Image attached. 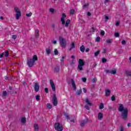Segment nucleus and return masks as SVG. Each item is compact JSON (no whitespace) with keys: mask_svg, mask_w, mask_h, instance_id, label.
Masks as SVG:
<instances>
[{"mask_svg":"<svg viewBox=\"0 0 131 131\" xmlns=\"http://www.w3.org/2000/svg\"><path fill=\"white\" fill-rule=\"evenodd\" d=\"M47 105V107L48 109H52V107H53V105L50 103H47L46 104Z\"/></svg>","mask_w":131,"mask_h":131,"instance_id":"28","label":"nucleus"},{"mask_svg":"<svg viewBox=\"0 0 131 131\" xmlns=\"http://www.w3.org/2000/svg\"><path fill=\"white\" fill-rule=\"evenodd\" d=\"M83 82H86V78H82Z\"/></svg>","mask_w":131,"mask_h":131,"instance_id":"50","label":"nucleus"},{"mask_svg":"<svg viewBox=\"0 0 131 131\" xmlns=\"http://www.w3.org/2000/svg\"><path fill=\"white\" fill-rule=\"evenodd\" d=\"M83 93H85L87 92V90L85 88H83Z\"/></svg>","mask_w":131,"mask_h":131,"instance_id":"58","label":"nucleus"},{"mask_svg":"<svg viewBox=\"0 0 131 131\" xmlns=\"http://www.w3.org/2000/svg\"><path fill=\"white\" fill-rule=\"evenodd\" d=\"M32 60H33V61L34 62H35V61H37V60H38L37 56L36 55H34L33 56Z\"/></svg>","mask_w":131,"mask_h":131,"instance_id":"22","label":"nucleus"},{"mask_svg":"<svg viewBox=\"0 0 131 131\" xmlns=\"http://www.w3.org/2000/svg\"><path fill=\"white\" fill-rule=\"evenodd\" d=\"M82 92V91L81 89H80L77 91L76 95H77V96H80V94H81Z\"/></svg>","mask_w":131,"mask_h":131,"instance_id":"29","label":"nucleus"},{"mask_svg":"<svg viewBox=\"0 0 131 131\" xmlns=\"http://www.w3.org/2000/svg\"><path fill=\"white\" fill-rule=\"evenodd\" d=\"M70 22H71V20L70 19L67 20V21H66V24H64L65 26L66 27H69V24H70Z\"/></svg>","mask_w":131,"mask_h":131,"instance_id":"20","label":"nucleus"},{"mask_svg":"<svg viewBox=\"0 0 131 131\" xmlns=\"http://www.w3.org/2000/svg\"><path fill=\"white\" fill-rule=\"evenodd\" d=\"M122 45H126V42L125 41V40H123L122 41Z\"/></svg>","mask_w":131,"mask_h":131,"instance_id":"55","label":"nucleus"},{"mask_svg":"<svg viewBox=\"0 0 131 131\" xmlns=\"http://www.w3.org/2000/svg\"><path fill=\"white\" fill-rule=\"evenodd\" d=\"M32 15V13L30 12V13H27L26 14V16H27V17H31V16Z\"/></svg>","mask_w":131,"mask_h":131,"instance_id":"40","label":"nucleus"},{"mask_svg":"<svg viewBox=\"0 0 131 131\" xmlns=\"http://www.w3.org/2000/svg\"><path fill=\"white\" fill-rule=\"evenodd\" d=\"M54 55H55V56L59 55V52L57 49L54 50Z\"/></svg>","mask_w":131,"mask_h":131,"instance_id":"31","label":"nucleus"},{"mask_svg":"<svg viewBox=\"0 0 131 131\" xmlns=\"http://www.w3.org/2000/svg\"><path fill=\"white\" fill-rule=\"evenodd\" d=\"M35 36L36 38H38L39 36V31L38 30L35 31Z\"/></svg>","mask_w":131,"mask_h":131,"instance_id":"18","label":"nucleus"},{"mask_svg":"<svg viewBox=\"0 0 131 131\" xmlns=\"http://www.w3.org/2000/svg\"><path fill=\"white\" fill-rule=\"evenodd\" d=\"M34 90L36 93L39 91V84L38 83H34Z\"/></svg>","mask_w":131,"mask_h":131,"instance_id":"8","label":"nucleus"},{"mask_svg":"<svg viewBox=\"0 0 131 131\" xmlns=\"http://www.w3.org/2000/svg\"><path fill=\"white\" fill-rule=\"evenodd\" d=\"M102 63H106V62H107V59L105 58H103L102 59Z\"/></svg>","mask_w":131,"mask_h":131,"instance_id":"41","label":"nucleus"},{"mask_svg":"<svg viewBox=\"0 0 131 131\" xmlns=\"http://www.w3.org/2000/svg\"><path fill=\"white\" fill-rule=\"evenodd\" d=\"M23 85L24 86H26V85H27V83H26V82H24L23 83Z\"/></svg>","mask_w":131,"mask_h":131,"instance_id":"59","label":"nucleus"},{"mask_svg":"<svg viewBox=\"0 0 131 131\" xmlns=\"http://www.w3.org/2000/svg\"><path fill=\"white\" fill-rule=\"evenodd\" d=\"M46 52L48 55H50V54H51V48L49 47L48 48H46Z\"/></svg>","mask_w":131,"mask_h":131,"instance_id":"23","label":"nucleus"},{"mask_svg":"<svg viewBox=\"0 0 131 131\" xmlns=\"http://www.w3.org/2000/svg\"><path fill=\"white\" fill-rule=\"evenodd\" d=\"M78 63V71H82V70H83L82 66L85 65V62H84V61L83 59H79Z\"/></svg>","mask_w":131,"mask_h":131,"instance_id":"3","label":"nucleus"},{"mask_svg":"<svg viewBox=\"0 0 131 131\" xmlns=\"http://www.w3.org/2000/svg\"><path fill=\"white\" fill-rule=\"evenodd\" d=\"M89 6V4H85L83 6V8H86Z\"/></svg>","mask_w":131,"mask_h":131,"instance_id":"60","label":"nucleus"},{"mask_svg":"<svg viewBox=\"0 0 131 131\" xmlns=\"http://www.w3.org/2000/svg\"><path fill=\"white\" fill-rule=\"evenodd\" d=\"M111 94V91L109 89L105 90V97H109Z\"/></svg>","mask_w":131,"mask_h":131,"instance_id":"14","label":"nucleus"},{"mask_svg":"<svg viewBox=\"0 0 131 131\" xmlns=\"http://www.w3.org/2000/svg\"><path fill=\"white\" fill-rule=\"evenodd\" d=\"M127 126H128V127H130V126H131V124H130V123H128V124H127Z\"/></svg>","mask_w":131,"mask_h":131,"instance_id":"64","label":"nucleus"},{"mask_svg":"<svg viewBox=\"0 0 131 131\" xmlns=\"http://www.w3.org/2000/svg\"><path fill=\"white\" fill-rule=\"evenodd\" d=\"M100 34L101 35H102V36L105 35V32L104 31H101V32H100Z\"/></svg>","mask_w":131,"mask_h":131,"instance_id":"51","label":"nucleus"},{"mask_svg":"<svg viewBox=\"0 0 131 131\" xmlns=\"http://www.w3.org/2000/svg\"><path fill=\"white\" fill-rule=\"evenodd\" d=\"M62 15V17L61 18L60 21H61V24H62V25H65V18H66V14L63 13Z\"/></svg>","mask_w":131,"mask_h":131,"instance_id":"12","label":"nucleus"},{"mask_svg":"<svg viewBox=\"0 0 131 131\" xmlns=\"http://www.w3.org/2000/svg\"><path fill=\"white\" fill-rule=\"evenodd\" d=\"M92 82H93V83H95L96 82H97V78H94L92 79Z\"/></svg>","mask_w":131,"mask_h":131,"instance_id":"43","label":"nucleus"},{"mask_svg":"<svg viewBox=\"0 0 131 131\" xmlns=\"http://www.w3.org/2000/svg\"><path fill=\"white\" fill-rule=\"evenodd\" d=\"M80 50L81 52H82V53H84V50H85V48L84 47V46L82 45L80 48Z\"/></svg>","mask_w":131,"mask_h":131,"instance_id":"24","label":"nucleus"},{"mask_svg":"<svg viewBox=\"0 0 131 131\" xmlns=\"http://www.w3.org/2000/svg\"><path fill=\"white\" fill-rule=\"evenodd\" d=\"M12 38L13 39H16L17 38V35H12Z\"/></svg>","mask_w":131,"mask_h":131,"instance_id":"48","label":"nucleus"},{"mask_svg":"<svg viewBox=\"0 0 131 131\" xmlns=\"http://www.w3.org/2000/svg\"><path fill=\"white\" fill-rule=\"evenodd\" d=\"M74 48H75V44L74 42H72L71 44V48L69 49V51H72V49H74Z\"/></svg>","mask_w":131,"mask_h":131,"instance_id":"27","label":"nucleus"},{"mask_svg":"<svg viewBox=\"0 0 131 131\" xmlns=\"http://www.w3.org/2000/svg\"><path fill=\"white\" fill-rule=\"evenodd\" d=\"M51 27L53 30V31H57V26H56V24H52L51 25Z\"/></svg>","mask_w":131,"mask_h":131,"instance_id":"17","label":"nucleus"},{"mask_svg":"<svg viewBox=\"0 0 131 131\" xmlns=\"http://www.w3.org/2000/svg\"><path fill=\"white\" fill-rule=\"evenodd\" d=\"M90 32H93V33L95 32V28L92 27L91 28V31H90Z\"/></svg>","mask_w":131,"mask_h":131,"instance_id":"53","label":"nucleus"},{"mask_svg":"<svg viewBox=\"0 0 131 131\" xmlns=\"http://www.w3.org/2000/svg\"><path fill=\"white\" fill-rule=\"evenodd\" d=\"M106 49H103V52H102V53L103 54H106Z\"/></svg>","mask_w":131,"mask_h":131,"instance_id":"61","label":"nucleus"},{"mask_svg":"<svg viewBox=\"0 0 131 131\" xmlns=\"http://www.w3.org/2000/svg\"><path fill=\"white\" fill-rule=\"evenodd\" d=\"M71 65H74V61L72 60L71 62Z\"/></svg>","mask_w":131,"mask_h":131,"instance_id":"63","label":"nucleus"},{"mask_svg":"<svg viewBox=\"0 0 131 131\" xmlns=\"http://www.w3.org/2000/svg\"><path fill=\"white\" fill-rule=\"evenodd\" d=\"M114 35L115 37H119L120 36L119 33L118 32H115Z\"/></svg>","mask_w":131,"mask_h":131,"instance_id":"33","label":"nucleus"},{"mask_svg":"<svg viewBox=\"0 0 131 131\" xmlns=\"http://www.w3.org/2000/svg\"><path fill=\"white\" fill-rule=\"evenodd\" d=\"M45 92L46 94H48L49 93V89L48 88H45Z\"/></svg>","mask_w":131,"mask_h":131,"instance_id":"52","label":"nucleus"},{"mask_svg":"<svg viewBox=\"0 0 131 131\" xmlns=\"http://www.w3.org/2000/svg\"><path fill=\"white\" fill-rule=\"evenodd\" d=\"M71 80L72 86H73L74 91H76V85L75 84V82L74 81V80L73 79H71Z\"/></svg>","mask_w":131,"mask_h":131,"instance_id":"13","label":"nucleus"},{"mask_svg":"<svg viewBox=\"0 0 131 131\" xmlns=\"http://www.w3.org/2000/svg\"><path fill=\"white\" fill-rule=\"evenodd\" d=\"M7 91H4L3 96H4V97H6L7 96Z\"/></svg>","mask_w":131,"mask_h":131,"instance_id":"46","label":"nucleus"},{"mask_svg":"<svg viewBox=\"0 0 131 131\" xmlns=\"http://www.w3.org/2000/svg\"><path fill=\"white\" fill-rule=\"evenodd\" d=\"M74 12H75V10L74 9H71L70 10L71 15H74Z\"/></svg>","mask_w":131,"mask_h":131,"instance_id":"34","label":"nucleus"},{"mask_svg":"<svg viewBox=\"0 0 131 131\" xmlns=\"http://www.w3.org/2000/svg\"><path fill=\"white\" fill-rule=\"evenodd\" d=\"M85 103H87V105H89V106H92L93 105L92 103H91V101H90V99L88 98L85 99Z\"/></svg>","mask_w":131,"mask_h":131,"instance_id":"21","label":"nucleus"},{"mask_svg":"<svg viewBox=\"0 0 131 131\" xmlns=\"http://www.w3.org/2000/svg\"><path fill=\"white\" fill-rule=\"evenodd\" d=\"M36 100L37 101H39V100H40V96H39V95H36Z\"/></svg>","mask_w":131,"mask_h":131,"instance_id":"35","label":"nucleus"},{"mask_svg":"<svg viewBox=\"0 0 131 131\" xmlns=\"http://www.w3.org/2000/svg\"><path fill=\"white\" fill-rule=\"evenodd\" d=\"M100 50H98L97 52L94 53V56L95 57H98V55H99V54H100Z\"/></svg>","mask_w":131,"mask_h":131,"instance_id":"30","label":"nucleus"},{"mask_svg":"<svg viewBox=\"0 0 131 131\" xmlns=\"http://www.w3.org/2000/svg\"><path fill=\"white\" fill-rule=\"evenodd\" d=\"M98 119L99 120H102L103 119V114L102 113H98Z\"/></svg>","mask_w":131,"mask_h":131,"instance_id":"16","label":"nucleus"},{"mask_svg":"<svg viewBox=\"0 0 131 131\" xmlns=\"http://www.w3.org/2000/svg\"><path fill=\"white\" fill-rule=\"evenodd\" d=\"M100 39H101V38L98 36L96 38V41H97V42H99L100 41Z\"/></svg>","mask_w":131,"mask_h":131,"instance_id":"42","label":"nucleus"},{"mask_svg":"<svg viewBox=\"0 0 131 131\" xmlns=\"http://www.w3.org/2000/svg\"><path fill=\"white\" fill-rule=\"evenodd\" d=\"M27 65L30 68L33 67V66H34V62L33 61L32 59L29 57L27 58Z\"/></svg>","mask_w":131,"mask_h":131,"instance_id":"7","label":"nucleus"},{"mask_svg":"<svg viewBox=\"0 0 131 131\" xmlns=\"http://www.w3.org/2000/svg\"><path fill=\"white\" fill-rule=\"evenodd\" d=\"M34 130L35 131H38L39 129V127H38V125L36 123L34 124Z\"/></svg>","mask_w":131,"mask_h":131,"instance_id":"19","label":"nucleus"},{"mask_svg":"<svg viewBox=\"0 0 131 131\" xmlns=\"http://www.w3.org/2000/svg\"><path fill=\"white\" fill-rule=\"evenodd\" d=\"M52 103L53 106H57L58 105V99L56 94H54L52 97Z\"/></svg>","mask_w":131,"mask_h":131,"instance_id":"6","label":"nucleus"},{"mask_svg":"<svg viewBox=\"0 0 131 131\" xmlns=\"http://www.w3.org/2000/svg\"><path fill=\"white\" fill-rule=\"evenodd\" d=\"M49 11L51 13H54L55 12V10L53 8H50Z\"/></svg>","mask_w":131,"mask_h":131,"instance_id":"44","label":"nucleus"},{"mask_svg":"<svg viewBox=\"0 0 131 131\" xmlns=\"http://www.w3.org/2000/svg\"><path fill=\"white\" fill-rule=\"evenodd\" d=\"M105 72H106V73H111V74L115 75L117 72V70H116V69H115L114 70L111 71L109 70H106L105 71Z\"/></svg>","mask_w":131,"mask_h":131,"instance_id":"9","label":"nucleus"},{"mask_svg":"<svg viewBox=\"0 0 131 131\" xmlns=\"http://www.w3.org/2000/svg\"><path fill=\"white\" fill-rule=\"evenodd\" d=\"M5 55V53L4 52H3L2 53H1L0 54V58H3V57H4V55Z\"/></svg>","mask_w":131,"mask_h":131,"instance_id":"54","label":"nucleus"},{"mask_svg":"<svg viewBox=\"0 0 131 131\" xmlns=\"http://www.w3.org/2000/svg\"><path fill=\"white\" fill-rule=\"evenodd\" d=\"M106 42L107 43H112V39H107L106 40Z\"/></svg>","mask_w":131,"mask_h":131,"instance_id":"38","label":"nucleus"},{"mask_svg":"<svg viewBox=\"0 0 131 131\" xmlns=\"http://www.w3.org/2000/svg\"><path fill=\"white\" fill-rule=\"evenodd\" d=\"M21 123H24V124L26 123V118L25 117L21 118Z\"/></svg>","mask_w":131,"mask_h":131,"instance_id":"26","label":"nucleus"},{"mask_svg":"<svg viewBox=\"0 0 131 131\" xmlns=\"http://www.w3.org/2000/svg\"><path fill=\"white\" fill-rule=\"evenodd\" d=\"M111 100L112 101H113V102H114V101L116 100V99L115 98V96L113 95L111 97Z\"/></svg>","mask_w":131,"mask_h":131,"instance_id":"37","label":"nucleus"},{"mask_svg":"<svg viewBox=\"0 0 131 131\" xmlns=\"http://www.w3.org/2000/svg\"><path fill=\"white\" fill-rule=\"evenodd\" d=\"M125 73H126L127 76H131V71H130L126 70V71H125Z\"/></svg>","mask_w":131,"mask_h":131,"instance_id":"25","label":"nucleus"},{"mask_svg":"<svg viewBox=\"0 0 131 131\" xmlns=\"http://www.w3.org/2000/svg\"><path fill=\"white\" fill-rule=\"evenodd\" d=\"M119 106L118 108V111L119 112L121 113V116L122 119L124 120H126L127 119V115L128 114V109L127 108H124V107L123 106V104H119ZM122 111H123L122 112Z\"/></svg>","mask_w":131,"mask_h":131,"instance_id":"1","label":"nucleus"},{"mask_svg":"<svg viewBox=\"0 0 131 131\" xmlns=\"http://www.w3.org/2000/svg\"><path fill=\"white\" fill-rule=\"evenodd\" d=\"M54 128L57 131H62L63 130V125L62 124L57 122L54 124Z\"/></svg>","mask_w":131,"mask_h":131,"instance_id":"5","label":"nucleus"},{"mask_svg":"<svg viewBox=\"0 0 131 131\" xmlns=\"http://www.w3.org/2000/svg\"><path fill=\"white\" fill-rule=\"evenodd\" d=\"M120 128L121 131H124V128H123V126L121 125Z\"/></svg>","mask_w":131,"mask_h":131,"instance_id":"45","label":"nucleus"},{"mask_svg":"<svg viewBox=\"0 0 131 131\" xmlns=\"http://www.w3.org/2000/svg\"><path fill=\"white\" fill-rule=\"evenodd\" d=\"M84 108H85L86 110H90V107L89 106V105H85Z\"/></svg>","mask_w":131,"mask_h":131,"instance_id":"49","label":"nucleus"},{"mask_svg":"<svg viewBox=\"0 0 131 131\" xmlns=\"http://www.w3.org/2000/svg\"><path fill=\"white\" fill-rule=\"evenodd\" d=\"M59 39L60 46L63 49H65V48H66V46H67V40L62 37H59Z\"/></svg>","mask_w":131,"mask_h":131,"instance_id":"2","label":"nucleus"},{"mask_svg":"<svg viewBox=\"0 0 131 131\" xmlns=\"http://www.w3.org/2000/svg\"><path fill=\"white\" fill-rule=\"evenodd\" d=\"M10 54V52H9V51H7L6 52H5V57H9V55Z\"/></svg>","mask_w":131,"mask_h":131,"instance_id":"36","label":"nucleus"},{"mask_svg":"<svg viewBox=\"0 0 131 131\" xmlns=\"http://www.w3.org/2000/svg\"><path fill=\"white\" fill-rule=\"evenodd\" d=\"M10 91L8 92V93L9 94H13L14 93L12 92L11 91H12V86H10L9 88Z\"/></svg>","mask_w":131,"mask_h":131,"instance_id":"39","label":"nucleus"},{"mask_svg":"<svg viewBox=\"0 0 131 131\" xmlns=\"http://www.w3.org/2000/svg\"><path fill=\"white\" fill-rule=\"evenodd\" d=\"M120 24V22L117 21L116 23V26H119Z\"/></svg>","mask_w":131,"mask_h":131,"instance_id":"57","label":"nucleus"},{"mask_svg":"<svg viewBox=\"0 0 131 131\" xmlns=\"http://www.w3.org/2000/svg\"><path fill=\"white\" fill-rule=\"evenodd\" d=\"M99 109H100V110H102V109H104V104L103 103H101L100 104Z\"/></svg>","mask_w":131,"mask_h":131,"instance_id":"32","label":"nucleus"},{"mask_svg":"<svg viewBox=\"0 0 131 131\" xmlns=\"http://www.w3.org/2000/svg\"><path fill=\"white\" fill-rule=\"evenodd\" d=\"M108 20H109V16L105 15V22H107V21H108Z\"/></svg>","mask_w":131,"mask_h":131,"instance_id":"47","label":"nucleus"},{"mask_svg":"<svg viewBox=\"0 0 131 131\" xmlns=\"http://www.w3.org/2000/svg\"><path fill=\"white\" fill-rule=\"evenodd\" d=\"M89 123V119H86V120H84L81 121L80 125L82 127L84 126L85 124Z\"/></svg>","mask_w":131,"mask_h":131,"instance_id":"11","label":"nucleus"},{"mask_svg":"<svg viewBox=\"0 0 131 131\" xmlns=\"http://www.w3.org/2000/svg\"><path fill=\"white\" fill-rule=\"evenodd\" d=\"M50 85L52 89V91L53 92L56 91V86L55 85V83H54V81H53V80H50Z\"/></svg>","mask_w":131,"mask_h":131,"instance_id":"10","label":"nucleus"},{"mask_svg":"<svg viewBox=\"0 0 131 131\" xmlns=\"http://www.w3.org/2000/svg\"><path fill=\"white\" fill-rule=\"evenodd\" d=\"M86 53H88V52H90V48H86L85 50Z\"/></svg>","mask_w":131,"mask_h":131,"instance_id":"62","label":"nucleus"},{"mask_svg":"<svg viewBox=\"0 0 131 131\" xmlns=\"http://www.w3.org/2000/svg\"><path fill=\"white\" fill-rule=\"evenodd\" d=\"M59 72H60V67H59V66H56L54 68V72H56V73H59Z\"/></svg>","mask_w":131,"mask_h":131,"instance_id":"15","label":"nucleus"},{"mask_svg":"<svg viewBox=\"0 0 131 131\" xmlns=\"http://www.w3.org/2000/svg\"><path fill=\"white\" fill-rule=\"evenodd\" d=\"M66 117L67 119H70V117H69V115H68V114L66 115Z\"/></svg>","mask_w":131,"mask_h":131,"instance_id":"56","label":"nucleus"},{"mask_svg":"<svg viewBox=\"0 0 131 131\" xmlns=\"http://www.w3.org/2000/svg\"><path fill=\"white\" fill-rule=\"evenodd\" d=\"M14 12H15V18L16 20H19L20 19V17H21V11L19 9V8L17 7H14Z\"/></svg>","mask_w":131,"mask_h":131,"instance_id":"4","label":"nucleus"}]
</instances>
